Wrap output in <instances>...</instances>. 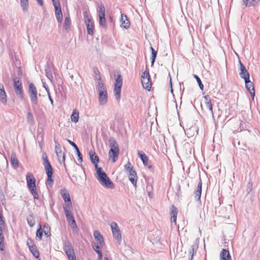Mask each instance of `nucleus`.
Segmentation results:
<instances>
[{
	"label": "nucleus",
	"mask_w": 260,
	"mask_h": 260,
	"mask_svg": "<svg viewBox=\"0 0 260 260\" xmlns=\"http://www.w3.org/2000/svg\"><path fill=\"white\" fill-rule=\"evenodd\" d=\"M42 159L43 160V165L47 175V183L51 186L53 182V180L52 179L53 169L50 163L49 162L46 153H43Z\"/></svg>",
	"instance_id": "nucleus-1"
},
{
	"label": "nucleus",
	"mask_w": 260,
	"mask_h": 260,
	"mask_svg": "<svg viewBox=\"0 0 260 260\" xmlns=\"http://www.w3.org/2000/svg\"><path fill=\"white\" fill-rule=\"evenodd\" d=\"M98 90L99 92V102L101 105H105L107 102V91L106 85L102 82L101 78L98 80Z\"/></svg>",
	"instance_id": "nucleus-2"
},
{
	"label": "nucleus",
	"mask_w": 260,
	"mask_h": 260,
	"mask_svg": "<svg viewBox=\"0 0 260 260\" xmlns=\"http://www.w3.org/2000/svg\"><path fill=\"white\" fill-rule=\"evenodd\" d=\"M84 22L88 35H92L93 33L94 22L87 11L83 12Z\"/></svg>",
	"instance_id": "nucleus-3"
},
{
	"label": "nucleus",
	"mask_w": 260,
	"mask_h": 260,
	"mask_svg": "<svg viewBox=\"0 0 260 260\" xmlns=\"http://www.w3.org/2000/svg\"><path fill=\"white\" fill-rule=\"evenodd\" d=\"M122 84V78L121 75L119 74L115 79L114 89V95L117 101H119L120 99Z\"/></svg>",
	"instance_id": "nucleus-4"
},
{
	"label": "nucleus",
	"mask_w": 260,
	"mask_h": 260,
	"mask_svg": "<svg viewBox=\"0 0 260 260\" xmlns=\"http://www.w3.org/2000/svg\"><path fill=\"white\" fill-rule=\"evenodd\" d=\"M28 93L32 107L38 105L37 90L35 85L31 83L28 86Z\"/></svg>",
	"instance_id": "nucleus-5"
},
{
	"label": "nucleus",
	"mask_w": 260,
	"mask_h": 260,
	"mask_svg": "<svg viewBox=\"0 0 260 260\" xmlns=\"http://www.w3.org/2000/svg\"><path fill=\"white\" fill-rule=\"evenodd\" d=\"M63 250L69 260H76L74 248L69 241H65L63 242Z\"/></svg>",
	"instance_id": "nucleus-6"
},
{
	"label": "nucleus",
	"mask_w": 260,
	"mask_h": 260,
	"mask_svg": "<svg viewBox=\"0 0 260 260\" xmlns=\"http://www.w3.org/2000/svg\"><path fill=\"white\" fill-rule=\"evenodd\" d=\"M13 80L14 81V87L15 92L19 98L21 100H22L23 98V93L22 91L21 82L19 79H18L16 76L14 77L13 78Z\"/></svg>",
	"instance_id": "nucleus-7"
},
{
	"label": "nucleus",
	"mask_w": 260,
	"mask_h": 260,
	"mask_svg": "<svg viewBox=\"0 0 260 260\" xmlns=\"http://www.w3.org/2000/svg\"><path fill=\"white\" fill-rule=\"evenodd\" d=\"M60 194L63 198L66 205H63V208L66 207L67 208H72V204L71 200L70 195L65 188L61 189L60 190Z\"/></svg>",
	"instance_id": "nucleus-8"
},
{
	"label": "nucleus",
	"mask_w": 260,
	"mask_h": 260,
	"mask_svg": "<svg viewBox=\"0 0 260 260\" xmlns=\"http://www.w3.org/2000/svg\"><path fill=\"white\" fill-rule=\"evenodd\" d=\"M111 228L114 238L116 239L119 244H120V241L121 239V235L117 224L115 222H112Z\"/></svg>",
	"instance_id": "nucleus-9"
},
{
	"label": "nucleus",
	"mask_w": 260,
	"mask_h": 260,
	"mask_svg": "<svg viewBox=\"0 0 260 260\" xmlns=\"http://www.w3.org/2000/svg\"><path fill=\"white\" fill-rule=\"evenodd\" d=\"M240 65V73L239 75L240 77L244 80H248L249 79L250 75L248 71L246 70L244 65L242 63L240 60H239Z\"/></svg>",
	"instance_id": "nucleus-10"
},
{
	"label": "nucleus",
	"mask_w": 260,
	"mask_h": 260,
	"mask_svg": "<svg viewBox=\"0 0 260 260\" xmlns=\"http://www.w3.org/2000/svg\"><path fill=\"white\" fill-rule=\"evenodd\" d=\"M127 172L128 173V179L129 181L131 182L134 186L136 188L137 187V182L138 179L136 172L133 168L132 170H130Z\"/></svg>",
	"instance_id": "nucleus-11"
},
{
	"label": "nucleus",
	"mask_w": 260,
	"mask_h": 260,
	"mask_svg": "<svg viewBox=\"0 0 260 260\" xmlns=\"http://www.w3.org/2000/svg\"><path fill=\"white\" fill-rule=\"evenodd\" d=\"M244 81L245 83V87L247 89V90L249 91L252 99L253 100L255 95L253 84L252 82L250 81L249 79H248V80H244Z\"/></svg>",
	"instance_id": "nucleus-12"
},
{
	"label": "nucleus",
	"mask_w": 260,
	"mask_h": 260,
	"mask_svg": "<svg viewBox=\"0 0 260 260\" xmlns=\"http://www.w3.org/2000/svg\"><path fill=\"white\" fill-rule=\"evenodd\" d=\"M27 185L29 188L36 187V180L34 177L30 173H28L26 175Z\"/></svg>",
	"instance_id": "nucleus-13"
},
{
	"label": "nucleus",
	"mask_w": 260,
	"mask_h": 260,
	"mask_svg": "<svg viewBox=\"0 0 260 260\" xmlns=\"http://www.w3.org/2000/svg\"><path fill=\"white\" fill-rule=\"evenodd\" d=\"M56 19L59 23L61 24L62 21V13L60 4L54 7Z\"/></svg>",
	"instance_id": "nucleus-14"
},
{
	"label": "nucleus",
	"mask_w": 260,
	"mask_h": 260,
	"mask_svg": "<svg viewBox=\"0 0 260 260\" xmlns=\"http://www.w3.org/2000/svg\"><path fill=\"white\" fill-rule=\"evenodd\" d=\"M7 94L3 84L0 83V102L4 105L7 104Z\"/></svg>",
	"instance_id": "nucleus-15"
},
{
	"label": "nucleus",
	"mask_w": 260,
	"mask_h": 260,
	"mask_svg": "<svg viewBox=\"0 0 260 260\" xmlns=\"http://www.w3.org/2000/svg\"><path fill=\"white\" fill-rule=\"evenodd\" d=\"M89 155L91 162L95 166V169H96V167H99L98 164L99 161V158L95 152L94 151L90 150Z\"/></svg>",
	"instance_id": "nucleus-16"
},
{
	"label": "nucleus",
	"mask_w": 260,
	"mask_h": 260,
	"mask_svg": "<svg viewBox=\"0 0 260 260\" xmlns=\"http://www.w3.org/2000/svg\"><path fill=\"white\" fill-rule=\"evenodd\" d=\"M100 183L102 185L108 188L113 189L114 187V183L111 181L108 177H107L106 178L100 181Z\"/></svg>",
	"instance_id": "nucleus-17"
},
{
	"label": "nucleus",
	"mask_w": 260,
	"mask_h": 260,
	"mask_svg": "<svg viewBox=\"0 0 260 260\" xmlns=\"http://www.w3.org/2000/svg\"><path fill=\"white\" fill-rule=\"evenodd\" d=\"M93 236L98 244H99L101 246H103L104 244V238L100 232L99 231H94Z\"/></svg>",
	"instance_id": "nucleus-18"
},
{
	"label": "nucleus",
	"mask_w": 260,
	"mask_h": 260,
	"mask_svg": "<svg viewBox=\"0 0 260 260\" xmlns=\"http://www.w3.org/2000/svg\"><path fill=\"white\" fill-rule=\"evenodd\" d=\"M96 171L98 175L96 177L97 179L100 182L103 179L106 178L108 176L106 174V173L103 171L102 169L100 167H96Z\"/></svg>",
	"instance_id": "nucleus-19"
},
{
	"label": "nucleus",
	"mask_w": 260,
	"mask_h": 260,
	"mask_svg": "<svg viewBox=\"0 0 260 260\" xmlns=\"http://www.w3.org/2000/svg\"><path fill=\"white\" fill-rule=\"evenodd\" d=\"M231 259V256L228 249H222L220 254V260Z\"/></svg>",
	"instance_id": "nucleus-20"
},
{
	"label": "nucleus",
	"mask_w": 260,
	"mask_h": 260,
	"mask_svg": "<svg viewBox=\"0 0 260 260\" xmlns=\"http://www.w3.org/2000/svg\"><path fill=\"white\" fill-rule=\"evenodd\" d=\"M120 21L121 22L122 26L124 28H128L129 27L130 22L127 19V17L125 14L123 13L121 14Z\"/></svg>",
	"instance_id": "nucleus-21"
},
{
	"label": "nucleus",
	"mask_w": 260,
	"mask_h": 260,
	"mask_svg": "<svg viewBox=\"0 0 260 260\" xmlns=\"http://www.w3.org/2000/svg\"><path fill=\"white\" fill-rule=\"evenodd\" d=\"M141 82L144 88L150 90L151 86V79L150 77L141 79Z\"/></svg>",
	"instance_id": "nucleus-22"
},
{
	"label": "nucleus",
	"mask_w": 260,
	"mask_h": 260,
	"mask_svg": "<svg viewBox=\"0 0 260 260\" xmlns=\"http://www.w3.org/2000/svg\"><path fill=\"white\" fill-rule=\"evenodd\" d=\"M202 181L201 178H200V182H199L198 184L197 188L196 190H195L194 193L195 196L194 198L197 201H200L202 193Z\"/></svg>",
	"instance_id": "nucleus-23"
},
{
	"label": "nucleus",
	"mask_w": 260,
	"mask_h": 260,
	"mask_svg": "<svg viewBox=\"0 0 260 260\" xmlns=\"http://www.w3.org/2000/svg\"><path fill=\"white\" fill-rule=\"evenodd\" d=\"M119 149H110L109 156L112 159L113 162H115L118 158Z\"/></svg>",
	"instance_id": "nucleus-24"
},
{
	"label": "nucleus",
	"mask_w": 260,
	"mask_h": 260,
	"mask_svg": "<svg viewBox=\"0 0 260 260\" xmlns=\"http://www.w3.org/2000/svg\"><path fill=\"white\" fill-rule=\"evenodd\" d=\"M171 210V215L172 216V221L175 224H176L177 216L178 214L177 208L174 206L172 205L170 209Z\"/></svg>",
	"instance_id": "nucleus-25"
},
{
	"label": "nucleus",
	"mask_w": 260,
	"mask_h": 260,
	"mask_svg": "<svg viewBox=\"0 0 260 260\" xmlns=\"http://www.w3.org/2000/svg\"><path fill=\"white\" fill-rule=\"evenodd\" d=\"M109 147H110V149H119V145L116 141V140L113 138L111 137L109 139Z\"/></svg>",
	"instance_id": "nucleus-26"
},
{
	"label": "nucleus",
	"mask_w": 260,
	"mask_h": 260,
	"mask_svg": "<svg viewBox=\"0 0 260 260\" xmlns=\"http://www.w3.org/2000/svg\"><path fill=\"white\" fill-rule=\"evenodd\" d=\"M138 154L143 161L144 165L147 166L148 165V159L146 155L142 151H138Z\"/></svg>",
	"instance_id": "nucleus-27"
},
{
	"label": "nucleus",
	"mask_w": 260,
	"mask_h": 260,
	"mask_svg": "<svg viewBox=\"0 0 260 260\" xmlns=\"http://www.w3.org/2000/svg\"><path fill=\"white\" fill-rule=\"evenodd\" d=\"M72 208H67L66 207H64V213H65V215H66V218H67V221L69 222H70V221H71L73 219H74V217L73 215V214H72V212H71V209Z\"/></svg>",
	"instance_id": "nucleus-28"
},
{
	"label": "nucleus",
	"mask_w": 260,
	"mask_h": 260,
	"mask_svg": "<svg viewBox=\"0 0 260 260\" xmlns=\"http://www.w3.org/2000/svg\"><path fill=\"white\" fill-rule=\"evenodd\" d=\"M45 71L46 76L47 77V78L50 81H52L53 80V76L52 75V72L51 71L50 66L48 63H47L45 66Z\"/></svg>",
	"instance_id": "nucleus-29"
},
{
	"label": "nucleus",
	"mask_w": 260,
	"mask_h": 260,
	"mask_svg": "<svg viewBox=\"0 0 260 260\" xmlns=\"http://www.w3.org/2000/svg\"><path fill=\"white\" fill-rule=\"evenodd\" d=\"M11 163L12 167L16 169L18 167V161L16 157V154L13 153L11 156Z\"/></svg>",
	"instance_id": "nucleus-30"
},
{
	"label": "nucleus",
	"mask_w": 260,
	"mask_h": 260,
	"mask_svg": "<svg viewBox=\"0 0 260 260\" xmlns=\"http://www.w3.org/2000/svg\"><path fill=\"white\" fill-rule=\"evenodd\" d=\"M79 112L76 109L73 110L72 114L71 115V118L72 121L77 123L79 120Z\"/></svg>",
	"instance_id": "nucleus-31"
},
{
	"label": "nucleus",
	"mask_w": 260,
	"mask_h": 260,
	"mask_svg": "<svg viewBox=\"0 0 260 260\" xmlns=\"http://www.w3.org/2000/svg\"><path fill=\"white\" fill-rule=\"evenodd\" d=\"M30 251L31 252L32 255L38 258L39 257L40 254L39 251L37 249V246L36 245L34 246H30L29 248Z\"/></svg>",
	"instance_id": "nucleus-32"
},
{
	"label": "nucleus",
	"mask_w": 260,
	"mask_h": 260,
	"mask_svg": "<svg viewBox=\"0 0 260 260\" xmlns=\"http://www.w3.org/2000/svg\"><path fill=\"white\" fill-rule=\"evenodd\" d=\"M99 16L105 15V7L103 3L98 4Z\"/></svg>",
	"instance_id": "nucleus-33"
},
{
	"label": "nucleus",
	"mask_w": 260,
	"mask_h": 260,
	"mask_svg": "<svg viewBox=\"0 0 260 260\" xmlns=\"http://www.w3.org/2000/svg\"><path fill=\"white\" fill-rule=\"evenodd\" d=\"M20 5L23 12H26L28 8V0H20Z\"/></svg>",
	"instance_id": "nucleus-34"
},
{
	"label": "nucleus",
	"mask_w": 260,
	"mask_h": 260,
	"mask_svg": "<svg viewBox=\"0 0 260 260\" xmlns=\"http://www.w3.org/2000/svg\"><path fill=\"white\" fill-rule=\"evenodd\" d=\"M43 231L45 236L49 237L51 235L50 227L48 223H45L43 226Z\"/></svg>",
	"instance_id": "nucleus-35"
},
{
	"label": "nucleus",
	"mask_w": 260,
	"mask_h": 260,
	"mask_svg": "<svg viewBox=\"0 0 260 260\" xmlns=\"http://www.w3.org/2000/svg\"><path fill=\"white\" fill-rule=\"evenodd\" d=\"M43 233V231L42 229V226H41V224H40L39 228L37 230V231L36 232V239L37 240L40 241L42 239Z\"/></svg>",
	"instance_id": "nucleus-36"
},
{
	"label": "nucleus",
	"mask_w": 260,
	"mask_h": 260,
	"mask_svg": "<svg viewBox=\"0 0 260 260\" xmlns=\"http://www.w3.org/2000/svg\"><path fill=\"white\" fill-rule=\"evenodd\" d=\"M99 23L100 26L102 28H106V21L105 19V15L99 16Z\"/></svg>",
	"instance_id": "nucleus-37"
},
{
	"label": "nucleus",
	"mask_w": 260,
	"mask_h": 260,
	"mask_svg": "<svg viewBox=\"0 0 260 260\" xmlns=\"http://www.w3.org/2000/svg\"><path fill=\"white\" fill-rule=\"evenodd\" d=\"M150 50L151 51V66H152L155 62L157 53L152 47H150Z\"/></svg>",
	"instance_id": "nucleus-38"
},
{
	"label": "nucleus",
	"mask_w": 260,
	"mask_h": 260,
	"mask_svg": "<svg viewBox=\"0 0 260 260\" xmlns=\"http://www.w3.org/2000/svg\"><path fill=\"white\" fill-rule=\"evenodd\" d=\"M243 1L245 6L250 7L257 3L259 0H243Z\"/></svg>",
	"instance_id": "nucleus-39"
},
{
	"label": "nucleus",
	"mask_w": 260,
	"mask_h": 260,
	"mask_svg": "<svg viewBox=\"0 0 260 260\" xmlns=\"http://www.w3.org/2000/svg\"><path fill=\"white\" fill-rule=\"evenodd\" d=\"M71 23L70 18L68 17H66L64 22V27L66 31H69L70 29V26Z\"/></svg>",
	"instance_id": "nucleus-40"
},
{
	"label": "nucleus",
	"mask_w": 260,
	"mask_h": 260,
	"mask_svg": "<svg viewBox=\"0 0 260 260\" xmlns=\"http://www.w3.org/2000/svg\"><path fill=\"white\" fill-rule=\"evenodd\" d=\"M27 221L28 225L30 227H32L35 225V220L34 219L33 215L32 214L29 215L28 217L27 218Z\"/></svg>",
	"instance_id": "nucleus-41"
},
{
	"label": "nucleus",
	"mask_w": 260,
	"mask_h": 260,
	"mask_svg": "<svg viewBox=\"0 0 260 260\" xmlns=\"http://www.w3.org/2000/svg\"><path fill=\"white\" fill-rule=\"evenodd\" d=\"M193 77L197 80V81L199 84V86L200 87V88L203 90V89H204V85L203 84H202V81H201V80L200 79V78L198 76H197V75H193Z\"/></svg>",
	"instance_id": "nucleus-42"
},
{
	"label": "nucleus",
	"mask_w": 260,
	"mask_h": 260,
	"mask_svg": "<svg viewBox=\"0 0 260 260\" xmlns=\"http://www.w3.org/2000/svg\"><path fill=\"white\" fill-rule=\"evenodd\" d=\"M31 194L33 195L34 198L35 199H39V194L37 191L36 187L34 188H29Z\"/></svg>",
	"instance_id": "nucleus-43"
},
{
	"label": "nucleus",
	"mask_w": 260,
	"mask_h": 260,
	"mask_svg": "<svg viewBox=\"0 0 260 260\" xmlns=\"http://www.w3.org/2000/svg\"><path fill=\"white\" fill-rule=\"evenodd\" d=\"M27 122L29 123H31L34 122V116L31 113H30V112L27 113Z\"/></svg>",
	"instance_id": "nucleus-44"
},
{
	"label": "nucleus",
	"mask_w": 260,
	"mask_h": 260,
	"mask_svg": "<svg viewBox=\"0 0 260 260\" xmlns=\"http://www.w3.org/2000/svg\"><path fill=\"white\" fill-rule=\"evenodd\" d=\"M205 104L207 108L211 112L212 115L213 116V107L211 102H205Z\"/></svg>",
	"instance_id": "nucleus-45"
},
{
	"label": "nucleus",
	"mask_w": 260,
	"mask_h": 260,
	"mask_svg": "<svg viewBox=\"0 0 260 260\" xmlns=\"http://www.w3.org/2000/svg\"><path fill=\"white\" fill-rule=\"evenodd\" d=\"M77 156L78 157V161L80 162H81L83 161L82 159V155L81 153L80 152L79 148L76 150Z\"/></svg>",
	"instance_id": "nucleus-46"
},
{
	"label": "nucleus",
	"mask_w": 260,
	"mask_h": 260,
	"mask_svg": "<svg viewBox=\"0 0 260 260\" xmlns=\"http://www.w3.org/2000/svg\"><path fill=\"white\" fill-rule=\"evenodd\" d=\"M133 168V166H132L129 162H128L126 165H124V169L127 172L129 171L130 170H132Z\"/></svg>",
	"instance_id": "nucleus-47"
},
{
	"label": "nucleus",
	"mask_w": 260,
	"mask_h": 260,
	"mask_svg": "<svg viewBox=\"0 0 260 260\" xmlns=\"http://www.w3.org/2000/svg\"><path fill=\"white\" fill-rule=\"evenodd\" d=\"M55 152L56 153V155L57 156V157H59V154L61 153V152H58V150L59 149V144L58 142H57L56 141H55Z\"/></svg>",
	"instance_id": "nucleus-48"
},
{
	"label": "nucleus",
	"mask_w": 260,
	"mask_h": 260,
	"mask_svg": "<svg viewBox=\"0 0 260 260\" xmlns=\"http://www.w3.org/2000/svg\"><path fill=\"white\" fill-rule=\"evenodd\" d=\"M27 245L29 248L30 246H34L35 244H34V241L32 239L28 238L27 240Z\"/></svg>",
	"instance_id": "nucleus-49"
},
{
	"label": "nucleus",
	"mask_w": 260,
	"mask_h": 260,
	"mask_svg": "<svg viewBox=\"0 0 260 260\" xmlns=\"http://www.w3.org/2000/svg\"><path fill=\"white\" fill-rule=\"evenodd\" d=\"M149 77H150L149 72L147 71L143 72L142 75V79L144 78H147Z\"/></svg>",
	"instance_id": "nucleus-50"
},
{
	"label": "nucleus",
	"mask_w": 260,
	"mask_h": 260,
	"mask_svg": "<svg viewBox=\"0 0 260 260\" xmlns=\"http://www.w3.org/2000/svg\"><path fill=\"white\" fill-rule=\"evenodd\" d=\"M96 253L98 254V258L97 260H102L103 254L102 251L101 250H96Z\"/></svg>",
	"instance_id": "nucleus-51"
},
{
	"label": "nucleus",
	"mask_w": 260,
	"mask_h": 260,
	"mask_svg": "<svg viewBox=\"0 0 260 260\" xmlns=\"http://www.w3.org/2000/svg\"><path fill=\"white\" fill-rule=\"evenodd\" d=\"M68 142L71 145H72L75 148V150L78 148L77 145L74 142H72L71 140H68Z\"/></svg>",
	"instance_id": "nucleus-52"
},
{
	"label": "nucleus",
	"mask_w": 260,
	"mask_h": 260,
	"mask_svg": "<svg viewBox=\"0 0 260 260\" xmlns=\"http://www.w3.org/2000/svg\"><path fill=\"white\" fill-rule=\"evenodd\" d=\"M151 239V241L152 242V243H155L157 242H158L160 240V237L158 236H157L155 239H153L151 237H149Z\"/></svg>",
	"instance_id": "nucleus-53"
},
{
	"label": "nucleus",
	"mask_w": 260,
	"mask_h": 260,
	"mask_svg": "<svg viewBox=\"0 0 260 260\" xmlns=\"http://www.w3.org/2000/svg\"><path fill=\"white\" fill-rule=\"evenodd\" d=\"M69 223H70L73 229L77 228L75 219H73Z\"/></svg>",
	"instance_id": "nucleus-54"
},
{
	"label": "nucleus",
	"mask_w": 260,
	"mask_h": 260,
	"mask_svg": "<svg viewBox=\"0 0 260 260\" xmlns=\"http://www.w3.org/2000/svg\"><path fill=\"white\" fill-rule=\"evenodd\" d=\"M102 247H103V246H101L99 244H98L96 245H93L92 246L93 249L96 252V250H100V249Z\"/></svg>",
	"instance_id": "nucleus-55"
},
{
	"label": "nucleus",
	"mask_w": 260,
	"mask_h": 260,
	"mask_svg": "<svg viewBox=\"0 0 260 260\" xmlns=\"http://www.w3.org/2000/svg\"><path fill=\"white\" fill-rule=\"evenodd\" d=\"M52 2L54 7L58 6V4H60L59 0H52Z\"/></svg>",
	"instance_id": "nucleus-56"
},
{
	"label": "nucleus",
	"mask_w": 260,
	"mask_h": 260,
	"mask_svg": "<svg viewBox=\"0 0 260 260\" xmlns=\"http://www.w3.org/2000/svg\"><path fill=\"white\" fill-rule=\"evenodd\" d=\"M205 100V102H211V99L209 95H207L204 96Z\"/></svg>",
	"instance_id": "nucleus-57"
},
{
	"label": "nucleus",
	"mask_w": 260,
	"mask_h": 260,
	"mask_svg": "<svg viewBox=\"0 0 260 260\" xmlns=\"http://www.w3.org/2000/svg\"><path fill=\"white\" fill-rule=\"evenodd\" d=\"M94 73L96 75H98L99 76V78H101L100 76V72L99 71L98 69L97 68H94L93 69Z\"/></svg>",
	"instance_id": "nucleus-58"
},
{
	"label": "nucleus",
	"mask_w": 260,
	"mask_h": 260,
	"mask_svg": "<svg viewBox=\"0 0 260 260\" xmlns=\"http://www.w3.org/2000/svg\"><path fill=\"white\" fill-rule=\"evenodd\" d=\"M4 237H3V235H1L0 236V246H1L3 243H4Z\"/></svg>",
	"instance_id": "nucleus-59"
},
{
	"label": "nucleus",
	"mask_w": 260,
	"mask_h": 260,
	"mask_svg": "<svg viewBox=\"0 0 260 260\" xmlns=\"http://www.w3.org/2000/svg\"><path fill=\"white\" fill-rule=\"evenodd\" d=\"M38 3L41 6H43V0H37Z\"/></svg>",
	"instance_id": "nucleus-60"
},
{
	"label": "nucleus",
	"mask_w": 260,
	"mask_h": 260,
	"mask_svg": "<svg viewBox=\"0 0 260 260\" xmlns=\"http://www.w3.org/2000/svg\"><path fill=\"white\" fill-rule=\"evenodd\" d=\"M5 224L0 223V236L2 235V226Z\"/></svg>",
	"instance_id": "nucleus-61"
},
{
	"label": "nucleus",
	"mask_w": 260,
	"mask_h": 260,
	"mask_svg": "<svg viewBox=\"0 0 260 260\" xmlns=\"http://www.w3.org/2000/svg\"><path fill=\"white\" fill-rule=\"evenodd\" d=\"M48 93V95H49V100H50L51 104L53 105V101L51 97L50 96V94L49 93Z\"/></svg>",
	"instance_id": "nucleus-62"
},
{
	"label": "nucleus",
	"mask_w": 260,
	"mask_h": 260,
	"mask_svg": "<svg viewBox=\"0 0 260 260\" xmlns=\"http://www.w3.org/2000/svg\"><path fill=\"white\" fill-rule=\"evenodd\" d=\"M0 250H4V243H3V244L0 246Z\"/></svg>",
	"instance_id": "nucleus-63"
},
{
	"label": "nucleus",
	"mask_w": 260,
	"mask_h": 260,
	"mask_svg": "<svg viewBox=\"0 0 260 260\" xmlns=\"http://www.w3.org/2000/svg\"><path fill=\"white\" fill-rule=\"evenodd\" d=\"M148 166V168H149V169L150 170H151V171H153V170L152 167L151 165H148V166Z\"/></svg>",
	"instance_id": "nucleus-64"
}]
</instances>
